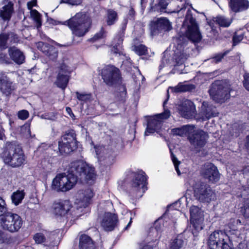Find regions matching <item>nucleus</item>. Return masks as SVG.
Listing matches in <instances>:
<instances>
[{
  "instance_id": "obj_1",
  "label": "nucleus",
  "mask_w": 249,
  "mask_h": 249,
  "mask_svg": "<svg viewBox=\"0 0 249 249\" xmlns=\"http://www.w3.org/2000/svg\"><path fill=\"white\" fill-rule=\"evenodd\" d=\"M94 167L83 160L71 162L68 169V174H59L52 181V189L56 192H66L73 188L77 180H92L95 178Z\"/></svg>"
},
{
  "instance_id": "obj_2",
  "label": "nucleus",
  "mask_w": 249,
  "mask_h": 249,
  "mask_svg": "<svg viewBox=\"0 0 249 249\" xmlns=\"http://www.w3.org/2000/svg\"><path fill=\"white\" fill-rule=\"evenodd\" d=\"M177 8L170 13H178L180 16H183L186 10V14L183 23V27H186V36L187 38L194 43L200 42L202 36L199 31L198 24L192 16L190 6L186 2L185 0H177Z\"/></svg>"
},
{
  "instance_id": "obj_3",
  "label": "nucleus",
  "mask_w": 249,
  "mask_h": 249,
  "mask_svg": "<svg viewBox=\"0 0 249 249\" xmlns=\"http://www.w3.org/2000/svg\"><path fill=\"white\" fill-rule=\"evenodd\" d=\"M127 181L130 186L129 193L135 198L141 197L146 190V177L142 170L129 171L127 174Z\"/></svg>"
},
{
  "instance_id": "obj_4",
  "label": "nucleus",
  "mask_w": 249,
  "mask_h": 249,
  "mask_svg": "<svg viewBox=\"0 0 249 249\" xmlns=\"http://www.w3.org/2000/svg\"><path fill=\"white\" fill-rule=\"evenodd\" d=\"M4 162L12 167H18L24 163L25 155L21 148L15 143L6 144L3 153Z\"/></svg>"
},
{
  "instance_id": "obj_5",
  "label": "nucleus",
  "mask_w": 249,
  "mask_h": 249,
  "mask_svg": "<svg viewBox=\"0 0 249 249\" xmlns=\"http://www.w3.org/2000/svg\"><path fill=\"white\" fill-rule=\"evenodd\" d=\"M91 24L90 18L83 13H77L64 23L69 26L73 35L78 37L84 36L88 32Z\"/></svg>"
},
{
  "instance_id": "obj_6",
  "label": "nucleus",
  "mask_w": 249,
  "mask_h": 249,
  "mask_svg": "<svg viewBox=\"0 0 249 249\" xmlns=\"http://www.w3.org/2000/svg\"><path fill=\"white\" fill-rule=\"evenodd\" d=\"M188 183L193 188L195 196L199 201L209 202L215 199V193L209 185L199 182L195 183L193 180H190Z\"/></svg>"
},
{
  "instance_id": "obj_7",
  "label": "nucleus",
  "mask_w": 249,
  "mask_h": 249,
  "mask_svg": "<svg viewBox=\"0 0 249 249\" xmlns=\"http://www.w3.org/2000/svg\"><path fill=\"white\" fill-rule=\"evenodd\" d=\"M229 85L223 81H215L209 90L212 98L217 103L224 102L229 98L230 92Z\"/></svg>"
},
{
  "instance_id": "obj_8",
  "label": "nucleus",
  "mask_w": 249,
  "mask_h": 249,
  "mask_svg": "<svg viewBox=\"0 0 249 249\" xmlns=\"http://www.w3.org/2000/svg\"><path fill=\"white\" fill-rule=\"evenodd\" d=\"M53 209L56 216L71 219V221L73 218L78 216L76 210L68 200H60L55 202L53 204Z\"/></svg>"
},
{
  "instance_id": "obj_9",
  "label": "nucleus",
  "mask_w": 249,
  "mask_h": 249,
  "mask_svg": "<svg viewBox=\"0 0 249 249\" xmlns=\"http://www.w3.org/2000/svg\"><path fill=\"white\" fill-rule=\"evenodd\" d=\"M167 101V100H166L163 102V106L164 109L163 112L157 114L153 117H151L148 120L147 126L145 131V135H149L155 132L158 133L161 128L163 120L167 119L170 117V111L165 108Z\"/></svg>"
},
{
  "instance_id": "obj_10",
  "label": "nucleus",
  "mask_w": 249,
  "mask_h": 249,
  "mask_svg": "<svg viewBox=\"0 0 249 249\" xmlns=\"http://www.w3.org/2000/svg\"><path fill=\"white\" fill-rule=\"evenodd\" d=\"M0 224L3 229L11 232H14L20 229L22 225V220L18 214L8 213L1 218Z\"/></svg>"
},
{
  "instance_id": "obj_11",
  "label": "nucleus",
  "mask_w": 249,
  "mask_h": 249,
  "mask_svg": "<svg viewBox=\"0 0 249 249\" xmlns=\"http://www.w3.org/2000/svg\"><path fill=\"white\" fill-rule=\"evenodd\" d=\"M127 21H124V24L122 27V32L120 34L117 35L114 38L112 45L113 46L111 52L112 53L122 57L123 64L124 65L127 62L130 63V59L124 53V49L122 48V44L123 41V36L124 34V31L126 29Z\"/></svg>"
},
{
  "instance_id": "obj_12",
  "label": "nucleus",
  "mask_w": 249,
  "mask_h": 249,
  "mask_svg": "<svg viewBox=\"0 0 249 249\" xmlns=\"http://www.w3.org/2000/svg\"><path fill=\"white\" fill-rule=\"evenodd\" d=\"M127 21H124V24L122 27V32L120 34L117 35L114 38L112 45L113 46L111 52L112 53L122 57L123 64L124 65L127 62L130 63V59L124 53V49L122 48V44L123 41V36L124 34V31L126 29Z\"/></svg>"
},
{
  "instance_id": "obj_13",
  "label": "nucleus",
  "mask_w": 249,
  "mask_h": 249,
  "mask_svg": "<svg viewBox=\"0 0 249 249\" xmlns=\"http://www.w3.org/2000/svg\"><path fill=\"white\" fill-rule=\"evenodd\" d=\"M101 76L104 82L109 86L119 84L121 81L119 70L112 65L105 66L102 70Z\"/></svg>"
},
{
  "instance_id": "obj_14",
  "label": "nucleus",
  "mask_w": 249,
  "mask_h": 249,
  "mask_svg": "<svg viewBox=\"0 0 249 249\" xmlns=\"http://www.w3.org/2000/svg\"><path fill=\"white\" fill-rule=\"evenodd\" d=\"M76 135L73 131L65 134L59 142L58 149L61 154H68L76 148Z\"/></svg>"
},
{
  "instance_id": "obj_15",
  "label": "nucleus",
  "mask_w": 249,
  "mask_h": 249,
  "mask_svg": "<svg viewBox=\"0 0 249 249\" xmlns=\"http://www.w3.org/2000/svg\"><path fill=\"white\" fill-rule=\"evenodd\" d=\"M190 221L193 225L195 231H192L195 233L203 229L204 221V213L198 207L192 206L190 209Z\"/></svg>"
},
{
  "instance_id": "obj_16",
  "label": "nucleus",
  "mask_w": 249,
  "mask_h": 249,
  "mask_svg": "<svg viewBox=\"0 0 249 249\" xmlns=\"http://www.w3.org/2000/svg\"><path fill=\"white\" fill-rule=\"evenodd\" d=\"M72 71V69L67 62H63L60 66L59 71L55 83L59 88L64 89L69 80V74Z\"/></svg>"
},
{
  "instance_id": "obj_17",
  "label": "nucleus",
  "mask_w": 249,
  "mask_h": 249,
  "mask_svg": "<svg viewBox=\"0 0 249 249\" xmlns=\"http://www.w3.org/2000/svg\"><path fill=\"white\" fill-rule=\"evenodd\" d=\"M200 174L212 183L217 182L220 178V174L217 167L210 162H207L202 165L200 170Z\"/></svg>"
},
{
  "instance_id": "obj_18",
  "label": "nucleus",
  "mask_w": 249,
  "mask_h": 249,
  "mask_svg": "<svg viewBox=\"0 0 249 249\" xmlns=\"http://www.w3.org/2000/svg\"><path fill=\"white\" fill-rule=\"evenodd\" d=\"M93 148L97 158L100 162H103V163L107 166L114 162L115 154L112 150L106 149L101 146H94Z\"/></svg>"
},
{
  "instance_id": "obj_19",
  "label": "nucleus",
  "mask_w": 249,
  "mask_h": 249,
  "mask_svg": "<svg viewBox=\"0 0 249 249\" xmlns=\"http://www.w3.org/2000/svg\"><path fill=\"white\" fill-rule=\"evenodd\" d=\"M119 219L118 215L110 212L105 213L103 215L101 222L102 228L107 232L112 231L118 226Z\"/></svg>"
},
{
  "instance_id": "obj_20",
  "label": "nucleus",
  "mask_w": 249,
  "mask_h": 249,
  "mask_svg": "<svg viewBox=\"0 0 249 249\" xmlns=\"http://www.w3.org/2000/svg\"><path fill=\"white\" fill-rule=\"evenodd\" d=\"M208 135L204 131L196 129L194 126L193 132L189 135V141L195 148L200 149L203 147L206 143Z\"/></svg>"
},
{
  "instance_id": "obj_21",
  "label": "nucleus",
  "mask_w": 249,
  "mask_h": 249,
  "mask_svg": "<svg viewBox=\"0 0 249 249\" xmlns=\"http://www.w3.org/2000/svg\"><path fill=\"white\" fill-rule=\"evenodd\" d=\"M172 24L166 18H160L153 21L150 24V29L153 35L169 31L172 29Z\"/></svg>"
},
{
  "instance_id": "obj_22",
  "label": "nucleus",
  "mask_w": 249,
  "mask_h": 249,
  "mask_svg": "<svg viewBox=\"0 0 249 249\" xmlns=\"http://www.w3.org/2000/svg\"><path fill=\"white\" fill-rule=\"evenodd\" d=\"M169 210H167L165 213L162 215V216L159 218L157 219L155 222L149 228L148 232L149 233H157L161 232L164 231V229H169V226L171 222H168L167 221H165V219L166 216L168 214ZM166 232H168V231H165Z\"/></svg>"
},
{
  "instance_id": "obj_23",
  "label": "nucleus",
  "mask_w": 249,
  "mask_h": 249,
  "mask_svg": "<svg viewBox=\"0 0 249 249\" xmlns=\"http://www.w3.org/2000/svg\"><path fill=\"white\" fill-rule=\"evenodd\" d=\"M178 110L180 114L186 119L195 117L196 113L195 105L189 100H185L179 106Z\"/></svg>"
},
{
  "instance_id": "obj_24",
  "label": "nucleus",
  "mask_w": 249,
  "mask_h": 249,
  "mask_svg": "<svg viewBox=\"0 0 249 249\" xmlns=\"http://www.w3.org/2000/svg\"><path fill=\"white\" fill-rule=\"evenodd\" d=\"M36 47L50 59L54 60L58 56V50L54 46L43 42H38L36 43Z\"/></svg>"
},
{
  "instance_id": "obj_25",
  "label": "nucleus",
  "mask_w": 249,
  "mask_h": 249,
  "mask_svg": "<svg viewBox=\"0 0 249 249\" xmlns=\"http://www.w3.org/2000/svg\"><path fill=\"white\" fill-rule=\"evenodd\" d=\"M199 114L202 120L206 121L217 116L218 112L214 106L206 102H203Z\"/></svg>"
},
{
  "instance_id": "obj_26",
  "label": "nucleus",
  "mask_w": 249,
  "mask_h": 249,
  "mask_svg": "<svg viewBox=\"0 0 249 249\" xmlns=\"http://www.w3.org/2000/svg\"><path fill=\"white\" fill-rule=\"evenodd\" d=\"M94 193L90 188L80 191L77 194V197L79 199V203L84 207H87L91 202Z\"/></svg>"
},
{
  "instance_id": "obj_27",
  "label": "nucleus",
  "mask_w": 249,
  "mask_h": 249,
  "mask_svg": "<svg viewBox=\"0 0 249 249\" xmlns=\"http://www.w3.org/2000/svg\"><path fill=\"white\" fill-rule=\"evenodd\" d=\"M8 54L10 58L16 64L20 65L23 64L25 61V56L17 47L13 46L8 49Z\"/></svg>"
},
{
  "instance_id": "obj_28",
  "label": "nucleus",
  "mask_w": 249,
  "mask_h": 249,
  "mask_svg": "<svg viewBox=\"0 0 249 249\" xmlns=\"http://www.w3.org/2000/svg\"><path fill=\"white\" fill-rule=\"evenodd\" d=\"M230 5L233 12H239L249 8V1L248 0H231Z\"/></svg>"
},
{
  "instance_id": "obj_29",
  "label": "nucleus",
  "mask_w": 249,
  "mask_h": 249,
  "mask_svg": "<svg viewBox=\"0 0 249 249\" xmlns=\"http://www.w3.org/2000/svg\"><path fill=\"white\" fill-rule=\"evenodd\" d=\"M13 83L8 77L5 75H0V89L6 95H8L14 90Z\"/></svg>"
},
{
  "instance_id": "obj_30",
  "label": "nucleus",
  "mask_w": 249,
  "mask_h": 249,
  "mask_svg": "<svg viewBox=\"0 0 249 249\" xmlns=\"http://www.w3.org/2000/svg\"><path fill=\"white\" fill-rule=\"evenodd\" d=\"M14 4L12 1H8L0 9V18L3 21H8L11 19L14 12Z\"/></svg>"
},
{
  "instance_id": "obj_31",
  "label": "nucleus",
  "mask_w": 249,
  "mask_h": 249,
  "mask_svg": "<svg viewBox=\"0 0 249 249\" xmlns=\"http://www.w3.org/2000/svg\"><path fill=\"white\" fill-rule=\"evenodd\" d=\"M79 249H97L94 242L87 234H81L79 237Z\"/></svg>"
},
{
  "instance_id": "obj_32",
  "label": "nucleus",
  "mask_w": 249,
  "mask_h": 249,
  "mask_svg": "<svg viewBox=\"0 0 249 249\" xmlns=\"http://www.w3.org/2000/svg\"><path fill=\"white\" fill-rule=\"evenodd\" d=\"M182 46L180 44H178L174 50V59L178 65H181L184 63L187 59L189 55L183 49H181Z\"/></svg>"
},
{
  "instance_id": "obj_33",
  "label": "nucleus",
  "mask_w": 249,
  "mask_h": 249,
  "mask_svg": "<svg viewBox=\"0 0 249 249\" xmlns=\"http://www.w3.org/2000/svg\"><path fill=\"white\" fill-rule=\"evenodd\" d=\"M194 125H186L180 128H176L172 130V133L175 135L183 136L187 135L188 138L189 135L193 132Z\"/></svg>"
},
{
  "instance_id": "obj_34",
  "label": "nucleus",
  "mask_w": 249,
  "mask_h": 249,
  "mask_svg": "<svg viewBox=\"0 0 249 249\" xmlns=\"http://www.w3.org/2000/svg\"><path fill=\"white\" fill-rule=\"evenodd\" d=\"M224 241L225 239L220 238L219 234H210L207 243L210 249H216L217 247Z\"/></svg>"
},
{
  "instance_id": "obj_35",
  "label": "nucleus",
  "mask_w": 249,
  "mask_h": 249,
  "mask_svg": "<svg viewBox=\"0 0 249 249\" xmlns=\"http://www.w3.org/2000/svg\"><path fill=\"white\" fill-rule=\"evenodd\" d=\"M25 193L24 190H18L16 192L13 193L11 195V198L12 202L15 205L18 206L21 203L22 200L24 198Z\"/></svg>"
},
{
  "instance_id": "obj_36",
  "label": "nucleus",
  "mask_w": 249,
  "mask_h": 249,
  "mask_svg": "<svg viewBox=\"0 0 249 249\" xmlns=\"http://www.w3.org/2000/svg\"><path fill=\"white\" fill-rule=\"evenodd\" d=\"M196 89V86L193 84L179 83L174 89L175 92H181L191 91Z\"/></svg>"
},
{
  "instance_id": "obj_37",
  "label": "nucleus",
  "mask_w": 249,
  "mask_h": 249,
  "mask_svg": "<svg viewBox=\"0 0 249 249\" xmlns=\"http://www.w3.org/2000/svg\"><path fill=\"white\" fill-rule=\"evenodd\" d=\"M216 23L220 27H228L232 22L231 18L227 17L223 15H219L215 18Z\"/></svg>"
},
{
  "instance_id": "obj_38",
  "label": "nucleus",
  "mask_w": 249,
  "mask_h": 249,
  "mask_svg": "<svg viewBox=\"0 0 249 249\" xmlns=\"http://www.w3.org/2000/svg\"><path fill=\"white\" fill-rule=\"evenodd\" d=\"M184 240L180 234H178L171 240L170 249H180L183 245Z\"/></svg>"
},
{
  "instance_id": "obj_39",
  "label": "nucleus",
  "mask_w": 249,
  "mask_h": 249,
  "mask_svg": "<svg viewBox=\"0 0 249 249\" xmlns=\"http://www.w3.org/2000/svg\"><path fill=\"white\" fill-rule=\"evenodd\" d=\"M15 34L12 33H3L0 35V50L6 48L8 41H11L10 38L14 37Z\"/></svg>"
},
{
  "instance_id": "obj_40",
  "label": "nucleus",
  "mask_w": 249,
  "mask_h": 249,
  "mask_svg": "<svg viewBox=\"0 0 249 249\" xmlns=\"http://www.w3.org/2000/svg\"><path fill=\"white\" fill-rule=\"evenodd\" d=\"M118 20V15L116 11L112 9H108L107 11V23L111 26L115 24Z\"/></svg>"
},
{
  "instance_id": "obj_41",
  "label": "nucleus",
  "mask_w": 249,
  "mask_h": 249,
  "mask_svg": "<svg viewBox=\"0 0 249 249\" xmlns=\"http://www.w3.org/2000/svg\"><path fill=\"white\" fill-rule=\"evenodd\" d=\"M168 4L167 0H159L158 3L155 6L151 7L152 10L154 11H157L160 13H165L166 9Z\"/></svg>"
},
{
  "instance_id": "obj_42",
  "label": "nucleus",
  "mask_w": 249,
  "mask_h": 249,
  "mask_svg": "<svg viewBox=\"0 0 249 249\" xmlns=\"http://www.w3.org/2000/svg\"><path fill=\"white\" fill-rule=\"evenodd\" d=\"M77 99L81 102V104L86 103L91 101V95L90 94L80 93L76 92Z\"/></svg>"
},
{
  "instance_id": "obj_43",
  "label": "nucleus",
  "mask_w": 249,
  "mask_h": 249,
  "mask_svg": "<svg viewBox=\"0 0 249 249\" xmlns=\"http://www.w3.org/2000/svg\"><path fill=\"white\" fill-rule=\"evenodd\" d=\"M132 50L139 55H144L147 52V48L142 44L133 46Z\"/></svg>"
},
{
  "instance_id": "obj_44",
  "label": "nucleus",
  "mask_w": 249,
  "mask_h": 249,
  "mask_svg": "<svg viewBox=\"0 0 249 249\" xmlns=\"http://www.w3.org/2000/svg\"><path fill=\"white\" fill-rule=\"evenodd\" d=\"M30 15L32 18L37 24V27L41 25V16L39 12L36 10H31Z\"/></svg>"
},
{
  "instance_id": "obj_45",
  "label": "nucleus",
  "mask_w": 249,
  "mask_h": 249,
  "mask_svg": "<svg viewBox=\"0 0 249 249\" xmlns=\"http://www.w3.org/2000/svg\"><path fill=\"white\" fill-rule=\"evenodd\" d=\"M241 212L245 218H249V198L244 202Z\"/></svg>"
},
{
  "instance_id": "obj_46",
  "label": "nucleus",
  "mask_w": 249,
  "mask_h": 249,
  "mask_svg": "<svg viewBox=\"0 0 249 249\" xmlns=\"http://www.w3.org/2000/svg\"><path fill=\"white\" fill-rule=\"evenodd\" d=\"M171 152V159L173 161V163L174 165L175 170L178 175H180L181 173L178 168V165L180 164V162L178 160V159L176 157V156L173 154V152L170 150Z\"/></svg>"
},
{
  "instance_id": "obj_47",
  "label": "nucleus",
  "mask_w": 249,
  "mask_h": 249,
  "mask_svg": "<svg viewBox=\"0 0 249 249\" xmlns=\"http://www.w3.org/2000/svg\"><path fill=\"white\" fill-rule=\"evenodd\" d=\"M7 208L6 203L3 199L0 197V216L6 214Z\"/></svg>"
},
{
  "instance_id": "obj_48",
  "label": "nucleus",
  "mask_w": 249,
  "mask_h": 249,
  "mask_svg": "<svg viewBox=\"0 0 249 249\" xmlns=\"http://www.w3.org/2000/svg\"><path fill=\"white\" fill-rule=\"evenodd\" d=\"M105 36V32L103 28H102L101 30L97 33L94 36L90 39V40L93 41H96V40L104 38Z\"/></svg>"
},
{
  "instance_id": "obj_49",
  "label": "nucleus",
  "mask_w": 249,
  "mask_h": 249,
  "mask_svg": "<svg viewBox=\"0 0 249 249\" xmlns=\"http://www.w3.org/2000/svg\"><path fill=\"white\" fill-rule=\"evenodd\" d=\"M18 116L19 119L24 120L29 116V112L26 110H21L18 112Z\"/></svg>"
},
{
  "instance_id": "obj_50",
  "label": "nucleus",
  "mask_w": 249,
  "mask_h": 249,
  "mask_svg": "<svg viewBox=\"0 0 249 249\" xmlns=\"http://www.w3.org/2000/svg\"><path fill=\"white\" fill-rule=\"evenodd\" d=\"M227 54V52H225L223 53H218L216 54L214 57L211 59V61L212 62L217 63L219 62L224 56Z\"/></svg>"
},
{
  "instance_id": "obj_51",
  "label": "nucleus",
  "mask_w": 249,
  "mask_h": 249,
  "mask_svg": "<svg viewBox=\"0 0 249 249\" xmlns=\"http://www.w3.org/2000/svg\"><path fill=\"white\" fill-rule=\"evenodd\" d=\"M126 95V91L124 89L117 95L116 100L121 103H124L125 100Z\"/></svg>"
},
{
  "instance_id": "obj_52",
  "label": "nucleus",
  "mask_w": 249,
  "mask_h": 249,
  "mask_svg": "<svg viewBox=\"0 0 249 249\" xmlns=\"http://www.w3.org/2000/svg\"><path fill=\"white\" fill-rule=\"evenodd\" d=\"M34 239L37 244H41L45 242L46 239L43 234H35Z\"/></svg>"
},
{
  "instance_id": "obj_53",
  "label": "nucleus",
  "mask_w": 249,
  "mask_h": 249,
  "mask_svg": "<svg viewBox=\"0 0 249 249\" xmlns=\"http://www.w3.org/2000/svg\"><path fill=\"white\" fill-rule=\"evenodd\" d=\"M243 85L245 88L249 91V73L244 75Z\"/></svg>"
},
{
  "instance_id": "obj_54",
  "label": "nucleus",
  "mask_w": 249,
  "mask_h": 249,
  "mask_svg": "<svg viewBox=\"0 0 249 249\" xmlns=\"http://www.w3.org/2000/svg\"><path fill=\"white\" fill-rule=\"evenodd\" d=\"M243 38V36L242 35H234L233 36L232 41H233V45H236L240 41H241Z\"/></svg>"
},
{
  "instance_id": "obj_55",
  "label": "nucleus",
  "mask_w": 249,
  "mask_h": 249,
  "mask_svg": "<svg viewBox=\"0 0 249 249\" xmlns=\"http://www.w3.org/2000/svg\"><path fill=\"white\" fill-rule=\"evenodd\" d=\"M63 2L73 5H78L81 3L82 0H62Z\"/></svg>"
},
{
  "instance_id": "obj_56",
  "label": "nucleus",
  "mask_w": 249,
  "mask_h": 249,
  "mask_svg": "<svg viewBox=\"0 0 249 249\" xmlns=\"http://www.w3.org/2000/svg\"><path fill=\"white\" fill-rule=\"evenodd\" d=\"M216 249H232V248L227 243L224 241L217 247Z\"/></svg>"
},
{
  "instance_id": "obj_57",
  "label": "nucleus",
  "mask_w": 249,
  "mask_h": 249,
  "mask_svg": "<svg viewBox=\"0 0 249 249\" xmlns=\"http://www.w3.org/2000/svg\"><path fill=\"white\" fill-rule=\"evenodd\" d=\"M21 131L27 134L28 135H30L31 131L30 128V124L26 123L21 127Z\"/></svg>"
},
{
  "instance_id": "obj_58",
  "label": "nucleus",
  "mask_w": 249,
  "mask_h": 249,
  "mask_svg": "<svg viewBox=\"0 0 249 249\" xmlns=\"http://www.w3.org/2000/svg\"><path fill=\"white\" fill-rule=\"evenodd\" d=\"M36 5V0H33L31 1H29L27 3V6L28 7V9L31 11V10H33L32 8L34 6H35Z\"/></svg>"
},
{
  "instance_id": "obj_59",
  "label": "nucleus",
  "mask_w": 249,
  "mask_h": 249,
  "mask_svg": "<svg viewBox=\"0 0 249 249\" xmlns=\"http://www.w3.org/2000/svg\"><path fill=\"white\" fill-rule=\"evenodd\" d=\"M66 111L67 113L72 118L74 119L75 116L74 114L72 113L71 109L69 107H67L66 108Z\"/></svg>"
},
{
  "instance_id": "obj_60",
  "label": "nucleus",
  "mask_w": 249,
  "mask_h": 249,
  "mask_svg": "<svg viewBox=\"0 0 249 249\" xmlns=\"http://www.w3.org/2000/svg\"><path fill=\"white\" fill-rule=\"evenodd\" d=\"M142 249H153V246L150 244H147L143 246Z\"/></svg>"
},
{
  "instance_id": "obj_61",
  "label": "nucleus",
  "mask_w": 249,
  "mask_h": 249,
  "mask_svg": "<svg viewBox=\"0 0 249 249\" xmlns=\"http://www.w3.org/2000/svg\"><path fill=\"white\" fill-rule=\"evenodd\" d=\"M184 199H186V198L185 197H182L181 198H180L178 201H177L176 202H175V203H174L172 205L170 206L169 207H170V208L174 207L175 205H177L178 203L180 204V201Z\"/></svg>"
},
{
  "instance_id": "obj_62",
  "label": "nucleus",
  "mask_w": 249,
  "mask_h": 249,
  "mask_svg": "<svg viewBox=\"0 0 249 249\" xmlns=\"http://www.w3.org/2000/svg\"><path fill=\"white\" fill-rule=\"evenodd\" d=\"M131 223H132V218H130V220L129 221V222H128V223L127 224V225L124 227V231H126L131 226Z\"/></svg>"
},
{
  "instance_id": "obj_63",
  "label": "nucleus",
  "mask_w": 249,
  "mask_h": 249,
  "mask_svg": "<svg viewBox=\"0 0 249 249\" xmlns=\"http://www.w3.org/2000/svg\"><path fill=\"white\" fill-rule=\"evenodd\" d=\"M247 142L246 146L247 148L249 150V135L247 137Z\"/></svg>"
},
{
  "instance_id": "obj_64",
  "label": "nucleus",
  "mask_w": 249,
  "mask_h": 249,
  "mask_svg": "<svg viewBox=\"0 0 249 249\" xmlns=\"http://www.w3.org/2000/svg\"><path fill=\"white\" fill-rule=\"evenodd\" d=\"M5 234H0V243H2L5 242V241L3 239V235H5Z\"/></svg>"
}]
</instances>
